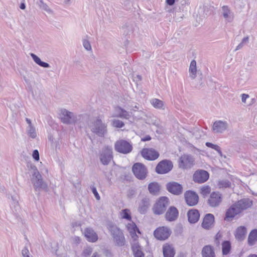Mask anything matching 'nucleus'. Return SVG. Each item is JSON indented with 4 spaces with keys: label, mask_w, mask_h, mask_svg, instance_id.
Returning a JSON list of instances; mask_svg holds the SVG:
<instances>
[{
    "label": "nucleus",
    "mask_w": 257,
    "mask_h": 257,
    "mask_svg": "<svg viewBox=\"0 0 257 257\" xmlns=\"http://www.w3.org/2000/svg\"><path fill=\"white\" fill-rule=\"evenodd\" d=\"M88 119L86 128L89 129L91 133L97 137L104 138L108 133L107 124L105 122L102 115L94 117Z\"/></svg>",
    "instance_id": "1"
},
{
    "label": "nucleus",
    "mask_w": 257,
    "mask_h": 257,
    "mask_svg": "<svg viewBox=\"0 0 257 257\" xmlns=\"http://www.w3.org/2000/svg\"><path fill=\"white\" fill-rule=\"evenodd\" d=\"M32 170V176L31 178V182L36 191L41 190H47L48 185L43 180V178L37 167L35 166L31 167Z\"/></svg>",
    "instance_id": "2"
},
{
    "label": "nucleus",
    "mask_w": 257,
    "mask_h": 257,
    "mask_svg": "<svg viewBox=\"0 0 257 257\" xmlns=\"http://www.w3.org/2000/svg\"><path fill=\"white\" fill-rule=\"evenodd\" d=\"M60 116L62 122L65 124L75 123L78 120L88 118V116L86 115H76L65 109L61 110Z\"/></svg>",
    "instance_id": "3"
},
{
    "label": "nucleus",
    "mask_w": 257,
    "mask_h": 257,
    "mask_svg": "<svg viewBox=\"0 0 257 257\" xmlns=\"http://www.w3.org/2000/svg\"><path fill=\"white\" fill-rule=\"evenodd\" d=\"M99 160L103 165H108L113 159L112 149L109 146H105L99 152L98 155Z\"/></svg>",
    "instance_id": "4"
},
{
    "label": "nucleus",
    "mask_w": 257,
    "mask_h": 257,
    "mask_svg": "<svg viewBox=\"0 0 257 257\" xmlns=\"http://www.w3.org/2000/svg\"><path fill=\"white\" fill-rule=\"evenodd\" d=\"M169 204V199L167 197H161L154 205L153 211L154 214L160 215L166 210Z\"/></svg>",
    "instance_id": "5"
},
{
    "label": "nucleus",
    "mask_w": 257,
    "mask_h": 257,
    "mask_svg": "<svg viewBox=\"0 0 257 257\" xmlns=\"http://www.w3.org/2000/svg\"><path fill=\"white\" fill-rule=\"evenodd\" d=\"M132 171L135 176L140 180H143L145 179L147 176V168L142 163H135L133 166Z\"/></svg>",
    "instance_id": "6"
},
{
    "label": "nucleus",
    "mask_w": 257,
    "mask_h": 257,
    "mask_svg": "<svg viewBox=\"0 0 257 257\" xmlns=\"http://www.w3.org/2000/svg\"><path fill=\"white\" fill-rule=\"evenodd\" d=\"M114 148L117 152L123 154H127L130 153L133 149L132 145L123 140H120L116 142Z\"/></svg>",
    "instance_id": "7"
},
{
    "label": "nucleus",
    "mask_w": 257,
    "mask_h": 257,
    "mask_svg": "<svg viewBox=\"0 0 257 257\" xmlns=\"http://www.w3.org/2000/svg\"><path fill=\"white\" fill-rule=\"evenodd\" d=\"M171 161L164 160L160 162L156 167V172L159 174H164L170 172L173 168Z\"/></svg>",
    "instance_id": "8"
},
{
    "label": "nucleus",
    "mask_w": 257,
    "mask_h": 257,
    "mask_svg": "<svg viewBox=\"0 0 257 257\" xmlns=\"http://www.w3.org/2000/svg\"><path fill=\"white\" fill-rule=\"evenodd\" d=\"M194 162V159L191 155L184 154L179 158V166L183 169H189L193 166Z\"/></svg>",
    "instance_id": "9"
},
{
    "label": "nucleus",
    "mask_w": 257,
    "mask_h": 257,
    "mask_svg": "<svg viewBox=\"0 0 257 257\" xmlns=\"http://www.w3.org/2000/svg\"><path fill=\"white\" fill-rule=\"evenodd\" d=\"M171 233V231L169 228L163 226L157 228L155 230L154 234L158 240H164L169 237Z\"/></svg>",
    "instance_id": "10"
},
{
    "label": "nucleus",
    "mask_w": 257,
    "mask_h": 257,
    "mask_svg": "<svg viewBox=\"0 0 257 257\" xmlns=\"http://www.w3.org/2000/svg\"><path fill=\"white\" fill-rule=\"evenodd\" d=\"M184 197L187 204L190 206L196 205L199 200L198 195L191 190L187 191L184 193Z\"/></svg>",
    "instance_id": "11"
},
{
    "label": "nucleus",
    "mask_w": 257,
    "mask_h": 257,
    "mask_svg": "<svg viewBox=\"0 0 257 257\" xmlns=\"http://www.w3.org/2000/svg\"><path fill=\"white\" fill-rule=\"evenodd\" d=\"M228 123L226 121L216 120L212 125V131L215 134H222L228 128Z\"/></svg>",
    "instance_id": "12"
},
{
    "label": "nucleus",
    "mask_w": 257,
    "mask_h": 257,
    "mask_svg": "<svg viewBox=\"0 0 257 257\" xmlns=\"http://www.w3.org/2000/svg\"><path fill=\"white\" fill-rule=\"evenodd\" d=\"M222 195L218 192H213L211 193L208 199V203L212 207H216L220 205L222 202Z\"/></svg>",
    "instance_id": "13"
},
{
    "label": "nucleus",
    "mask_w": 257,
    "mask_h": 257,
    "mask_svg": "<svg viewBox=\"0 0 257 257\" xmlns=\"http://www.w3.org/2000/svg\"><path fill=\"white\" fill-rule=\"evenodd\" d=\"M209 173L206 171L199 170L196 171L193 175V181L198 183H203L209 178Z\"/></svg>",
    "instance_id": "14"
},
{
    "label": "nucleus",
    "mask_w": 257,
    "mask_h": 257,
    "mask_svg": "<svg viewBox=\"0 0 257 257\" xmlns=\"http://www.w3.org/2000/svg\"><path fill=\"white\" fill-rule=\"evenodd\" d=\"M142 156L148 160H155L158 158L159 153L155 149L144 148L141 151Z\"/></svg>",
    "instance_id": "15"
},
{
    "label": "nucleus",
    "mask_w": 257,
    "mask_h": 257,
    "mask_svg": "<svg viewBox=\"0 0 257 257\" xmlns=\"http://www.w3.org/2000/svg\"><path fill=\"white\" fill-rule=\"evenodd\" d=\"M241 211L239 207L235 203L231 205V206L227 210L225 214V219L227 220H232L235 216L239 214Z\"/></svg>",
    "instance_id": "16"
},
{
    "label": "nucleus",
    "mask_w": 257,
    "mask_h": 257,
    "mask_svg": "<svg viewBox=\"0 0 257 257\" xmlns=\"http://www.w3.org/2000/svg\"><path fill=\"white\" fill-rule=\"evenodd\" d=\"M167 190L173 194L179 195L182 193L183 187L177 182H172L168 183L167 185Z\"/></svg>",
    "instance_id": "17"
},
{
    "label": "nucleus",
    "mask_w": 257,
    "mask_h": 257,
    "mask_svg": "<svg viewBox=\"0 0 257 257\" xmlns=\"http://www.w3.org/2000/svg\"><path fill=\"white\" fill-rule=\"evenodd\" d=\"M221 15L225 21L228 23L232 22L234 18L233 12L228 6H223L221 8Z\"/></svg>",
    "instance_id": "18"
},
{
    "label": "nucleus",
    "mask_w": 257,
    "mask_h": 257,
    "mask_svg": "<svg viewBox=\"0 0 257 257\" xmlns=\"http://www.w3.org/2000/svg\"><path fill=\"white\" fill-rule=\"evenodd\" d=\"M214 222V215L210 213L207 214L203 218L202 226L205 229H209L212 226Z\"/></svg>",
    "instance_id": "19"
},
{
    "label": "nucleus",
    "mask_w": 257,
    "mask_h": 257,
    "mask_svg": "<svg viewBox=\"0 0 257 257\" xmlns=\"http://www.w3.org/2000/svg\"><path fill=\"white\" fill-rule=\"evenodd\" d=\"M178 214L179 212L177 209L174 206H171L167 211L165 217L167 220L173 221L177 218Z\"/></svg>",
    "instance_id": "20"
},
{
    "label": "nucleus",
    "mask_w": 257,
    "mask_h": 257,
    "mask_svg": "<svg viewBox=\"0 0 257 257\" xmlns=\"http://www.w3.org/2000/svg\"><path fill=\"white\" fill-rule=\"evenodd\" d=\"M84 234L87 240L89 242H95L98 239L97 234L91 228H86L84 230Z\"/></svg>",
    "instance_id": "21"
},
{
    "label": "nucleus",
    "mask_w": 257,
    "mask_h": 257,
    "mask_svg": "<svg viewBox=\"0 0 257 257\" xmlns=\"http://www.w3.org/2000/svg\"><path fill=\"white\" fill-rule=\"evenodd\" d=\"M241 212L250 208L252 205V201L248 198H243L235 202Z\"/></svg>",
    "instance_id": "22"
},
{
    "label": "nucleus",
    "mask_w": 257,
    "mask_h": 257,
    "mask_svg": "<svg viewBox=\"0 0 257 257\" xmlns=\"http://www.w3.org/2000/svg\"><path fill=\"white\" fill-rule=\"evenodd\" d=\"M187 216L190 223H195L198 221L200 217V213L198 210L192 209L188 211Z\"/></svg>",
    "instance_id": "23"
},
{
    "label": "nucleus",
    "mask_w": 257,
    "mask_h": 257,
    "mask_svg": "<svg viewBox=\"0 0 257 257\" xmlns=\"http://www.w3.org/2000/svg\"><path fill=\"white\" fill-rule=\"evenodd\" d=\"M132 249L133 252L134 257H145V254L142 251V248L139 242L134 241L132 244Z\"/></svg>",
    "instance_id": "24"
},
{
    "label": "nucleus",
    "mask_w": 257,
    "mask_h": 257,
    "mask_svg": "<svg viewBox=\"0 0 257 257\" xmlns=\"http://www.w3.org/2000/svg\"><path fill=\"white\" fill-rule=\"evenodd\" d=\"M117 114L113 116L120 117L128 119L131 117V113L119 106H117L115 108Z\"/></svg>",
    "instance_id": "25"
},
{
    "label": "nucleus",
    "mask_w": 257,
    "mask_h": 257,
    "mask_svg": "<svg viewBox=\"0 0 257 257\" xmlns=\"http://www.w3.org/2000/svg\"><path fill=\"white\" fill-rule=\"evenodd\" d=\"M202 257H216L214 248L210 245L204 246L201 252Z\"/></svg>",
    "instance_id": "26"
},
{
    "label": "nucleus",
    "mask_w": 257,
    "mask_h": 257,
    "mask_svg": "<svg viewBox=\"0 0 257 257\" xmlns=\"http://www.w3.org/2000/svg\"><path fill=\"white\" fill-rule=\"evenodd\" d=\"M26 121L29 124L26 129L27 135L29 137L32 139H35L37 137V133L35 127L32 124L31 120L29 118H26Z\"/></svg>",
    "instance_id": "27"
},
{
    "label": "nucleus",
    "mask_w": 257,
    "mask_h": 257,
    "mask_svg": "<svg viewBox=\"0 0 257 257\" xmlns=\"http://www.w3.org/2000/svg\"><path fill=\"white\" fill-rule=\"evenodd\" d=\"M150 206V199L148 198H143L140 202L139 207V211L144 214L147 211Z\"/></svg>",
    "instance_id": "28"
},
{
    "label": "nucleus",
    "mask_w": 257,
    "mask_h": 257,
    "mask_svg": "<svg viewBox=\"0 0 257 257\" xmlns=\"http://www.w3.org/2000/svg\"><path fill=\"white\" fill-rule=\"evenodd\" d=\"M163 251L164 257H174L175 254L174 247L172 245L167 244L163 246Z\"/></svg>",
    "instance_id": "29"
},
{
    "label": "nucleus",
    "mask_w": 257,
    "mask_h": 257,
    "mask_svg": "<svg viewBox=\"0 0 257 257\" xmlns=\"http://www.w3.org/2000/svg\"><path fill=\"white\" fill-rule=\"evenodd\" d=\"M126 228L127 230L129 231L131 235L133 238L137 236L136 234L137 231L139 233H140L136 224L133 222L127 223V224L126 225Z\"/></svg>",
    "instance_id": "30"
},
{
    "label": "nucleus",
    "mask_w": 257,
    "mask_h": 257,
    "mask_svg": "<svg viewBox=\"0 0 257 257\" xmlns=\"http://www.w3.org/2000/svg\"><path fill=\"white\" fill-rule=\"evenodd\" d=\"M246 233V229L244 226H240L236 229L235 237L239 240H243Z\"/></svg>",
    "instance_id": "31"
},
{
    "label": "nucleus",
    "mask_w": 257,
    "mask_h": 257,
    "mask_svg": "<svg viewBox=\"0 0 257 257\" xmlns=\"http://www.w3.org/2000/svg\"><path fill=\"white\" fill-rule=\"evenodd\" d=\"M107 228L113 237L122 232L116 225L111 223L108 224Z\"/></svg>",
    "instance_id": "32"
},
{
    "label": "nucleus",
    "mask_w": 257,
    "mask_h": 257,
    "mask_svg": "<svg viewBox=\"0 0 257 257\" xmlns=\"http://www.w3.org/2000/svg\"><path fill=\"white\" fill-rule=\"evenodd\" d=\"M189 71L190 73V77L192 79H194L196 77L197 73L196 62L195 60L191 61Z\"/></svg>",
    "instance_id": "33"
},
{
    "label": "nucleus",
    "mask_w": 257,
    "mask_h": 257,
    "mask_svg": "<svg viewBox=\"0 0 257 257\" xmlns=\"http://www.w3.org/2000/svg\"><path fill=\"white\" fill-rule=\"evenodd\" d=\"M257 241V229H254L251 231L248 237V243L249 245H253Z\"/></svg>",
    "instance_id": "34"
},
{
    "label": "nucleus",
    "mask_w": 257,
    "mask_h": 257,
    "mask_svg": "<svg viewBox=\"0 0 257 257\" xmlns=\"http://www.w3.org/2000/svg\"><path fill=\"white\" fill-rule=\"evenodd\" d=\"M151 104L157 109H165L164 102L157 98H153L150 100Z\"/></svg>",
    "instance_id": "35"
},
{
    "label": "nucleus",
    "mask_w": 257,
    "mask_h": 257,
    "mask_svg": "<svg viewBox=\"0 0 257 257\" xmlns=\"http://www.w3.org/2000/svg\"><path fill=\"white\" fill-rule=\"evenodd\" d=\"M30 55L34 61L38 65L44 68L50 67V65L48 63L42 61L40 58L36 55L33 53H31Z\"/></svg>",
    "instance_id": "36"
},
{
    "label": "nucleus",
    "mask_w": 257,
    "mask_h": 257,
    "mask_svg": "<svg viewBox=\"0 0 257 257\" xmlns=\"http://www.w3.org/2000/svg\"><path fill=\"white\" fill-rule=\"evenodd\" d=\"M148 190L151 194L156 195L159 192L160 186L158 183L152 182L149 184Z\"/></svg>",
    "instance_id": "37"
},
{
    "label": "nucleus",
    "mask_w": 257,
    "mask_h": 257,
    "mask_svg": "<svg viewBox=\"0 0 257 257\" xmlns=\"http://www.w3.org/2000/svg\"><path fill=\"white\" fill-rule=\"evenodd\" d=\"M113 238L117 245L122 246L124 245L125 238L123 232L115 236Z\"/></svg>",
    "instance_id": "38"
},
{
    "label": "nucleus",
    "mask_w": 257,
    "mask_h": 257,
    "mask_svg": "<svg viewBox=\"0 0 257 257\" xmlns=\"http://www.w3.org/2000/svg\"><path fill=\"white\" fill-rule=\"evenodd\" d=\"M231 249V244L229 241H224L222 243V251L223 255L228 254Z\"/></svg>",
    "instance_id": "39"
},
{
    "label": "nucleus",
    "mask_w": 257,
    "mask_h": 257,
    "mask_svg": "<svg viewBox=\"0 0 257 257\" xmlns=\"http://www.w3.org/2000/svg\"><path fill=\"white\" fill-rule=\"evenodd\" d=\"M217 185L219 188H229L231 186V183L227 180H222L218 181Z\"/></svg>",
    "instance_id": "40"
},
{
    "label": "nucleus",
    "mask_w": 257,
    "mask_h": 257,
    "mask_svg": "<svg viewBox=\"0 0 257 257\" xmlns=\"http://www.w3.org/2000/svg\"><path fill=\"white\" fill-rule=\"evenodd\" d=\"M205 145L207 147L212 148V149H214V150L216 151L221 157L222 156V153L219 146L210 142L206 143Z\"/></svg>",
    "instance_id": "41"
},
{
    "label": "nucleus",
    "mask_w": 257,
    "mask_h": 257,
    "mask_svg": "<svg viewBox=\"0 0 257 257\" xmlns=\"http://www.w3.org/2000/svg\"><path fill=\"white\" fill-rule=\"evenodd\" d=\"M39 6L40 8L46 11L49 14H53V11L46 4H45L42 0H40L39 3Z\"/></svg>",
    "instance_id": "42"
},
{
    "label": "nucleus",
    "mask_w": 257,
    "mask_h": 257,
    "mask_svg": "<svg viewBox=\"0 0 257 257\" xmlns=\"http://www.w3.org/2000/svg\"><path fill=\"white\" fill-rule=\"evenodd\" d=\"M120 214L122 218L126 219L128 220H131L132 217L129 209H125L122 210L120 212Z\"/></svg>",
    "instance_id": "43"
},
{
    "label": "nucleus",
    "mask_w": 257,
    "mask_h": 257,
    "mask_svg": "<svg viewBox=\"0 0 257 257\" xmlns=\"http://www.w3.org/2000/svg\"><path fill=\"white\" fill-rule=\"evenodd\" d=\"M211 188L209 186H204L201 188L200 193L203 196H206L210 193Z\"/></svg>",
    "instance_id": "44"
},
{
    "label": "nucleus",
    "mask_w": 257,
    "mask_h": 257,
    "mask_svg": "<svg viewBox=\"0 0 257 257\" xmlns=\"http://www.w3.org/2000/svg\"><path fill=\"white\" fill-rule=\"evenodd\" d=\"M222 235L220 232H218L215 235L214 238V244L217 247H219L220 244V241L222 240Z\"/></svg>",
    "instance_id": "45"
},
{
    "label": "nucleus",
    "mask_w": 257,
    "mask_h": 257,
    "mask_svg": "<svg viewBox=\"0 0 257 257\" xmlns=\"http://www.w3.org/2000/svg\"><path fill=\"white\" fill-rule=\"evenodd\" d=\"M113 126L117 128H121L124 125V123L119 119H113L112 121Z\"/></svg>",
    "instance_id": "46"
},
{
    "label": "nucleus",
    "mask_w": 257,
    "mask_h": 257,
    "mask_svg": "<svg viewBox=\"0 0 257 257\" xmlns=\"http://www.w3.org/2000/svg\"><path fill=\"white\" fill-rule=\"evenodd\" d=\"M92 252V248L90 247H87L83 249L82 255L83 256L86 257L89 256Z\"/></svg>",
    "instance_id": "47"
},
{
    "label": "nucleus",
    "mask_w": 257,
    "mask_h": 257,
    "mask_svg": "<svg viewBox=\"0 0 257 257\" xmlns=\"http://www.w3.org/2000/svg\"><path fill=\"white\" fill-rule=\"evenodd\" d=\"M83 45L85 49L87 51H91L92 50L91 46L88 40L84 39L83 41Z\"/></svg>",
    "instance_id": "48"
},
{
    "label": "nucleus",
    "mask_w": 257,
    "mask_h": 257,
    "mask_svg": "<svg viewBox=\"0 0 257 257\" xmlns=\"http://www.w3.org/2000/svg\"><path fill=\"white\" fill-rule=\"evenodd\" d=\"M90 188L96 199L98 200H100V196L97 191L96 188L94 186H91Z\"/></svg>",
    "instance_id": "49"
},
{
    "label": "nucleus",
    "mask_w": 257,
    "mask_h": 257,
    "mask_svg": "<svg viewBox=\"0 0 257 257\" xmlns=\"http://www.w3.org/2000/svg\"><path fill=\"white\" fill-rule=\"evenodd\" d=\"M22 254L23 257L30 255L29 250L27 246H25L22 250Z\"/></svg>",
    "instance_id": "50"
},
{
    "label": "nucleus",
    "mask_w": 257,
    "mask_h": 257,
    "mask_svg": "<svg viewBox=\"0 0 257 257\" xmlns=\"http://www.w3.org/2000/svg\"><path fill=\"white\" fill-rule=\"evenodd\" d=\"M33 158L36 160V161H38L39 160V152L37 150H35L34 151H33Z\"/></svg>",
    "instance_id": "51"
},
{
    "label": "nucleus",
    "mask_w": 257,
    "mask_h": 257,
    "mask_svg": "<svg viewBox=\"0 0 257 257\" xmlns=\"http://www.w3.org/2000/svg\"><path fill=\"white\" fill-rule=\"evenodd\" d=\"M103 254L106 257H112V253L108 249H105L103 251Z\"/></svg>",
    "instance_id": "52"
},
{
    "label": "nucleus",
    "mask_w": 257,
    "mask_h": 257,
    "mask_svg": "<svg viewBox=\"0 0 257 257\" xmlns=\"http://www.w3.org/2000/svg\"><path fill=\"white\" fill-rule=\"evenodd\" d=\"M179 0H166V3L169 6H173L175 2H178Z\"/></svg>",
    "instance_id": "53"
},
{
    "label": "nucleus",
    "mask_w": 257,
    "mask_h": 257,
    "mask_svg": "<svg viewBox=\"0 0 257 257\" xmlns=\"http://www.w3.org/2000/svg\"><path fill=\"white\" fill-rule=\"evenodd\" d=\"M249 97V95L246 94H242L241 95V100L243 103H245L246 99Z\"/></svg>",
    "instance_id": "54"
},
{
    "label": "nucleus",
    "mask_w": 257,
    "mask_h": 257,
    "mask_svg": "<svg viewBox=\"0 0 257 257\" xmlns=\"http://www.w3.org/2000/svg\"><path fill=\"white\" fill-rule=\"evenodd\" d=\"M73 242L75 244H78V243H79L80 242L81 239H80V238L79 237H78V236H75V237H73Z\"/></svg>",
    "instance_id": "55"
},
{
    "label": "nucleus",
    "mask_w": 257,
    "mask_h": 257,
    "mask_svg": "<svg viewBox=\"0 0 257 257\" xmlns=\"http://www.w3.org/2000/svg\"><path fill=\"white\" fill-rule=\"evenodd\" d=\"M151 137L150 136L148 135L144 138H142L141 139V141H143V142H146V141H150V140H151Z\"/></svg>",
    "instance_id": "56"
},
{
    "label": "nucleus",
    "mask_w": 257,
    "mask_h": 257,
    "mask_svg": "<svg viewBox=\"0 0 257 257\" xmlns=\"http://www.w3.org/2000/svg\"><path fill=\"white\" fill-rule=\"evenodd\" d=\"M248 41H249V37L248 36H246L242 39L241 42L242 43H243L244 44H245L248 43Z\"/></svg>",
    "instance_id": "57"
},
{
    "label": "nucleus",
    "mask_w": 257,
    "mask_h": 257,
    "mask_svg": "<svg viewBox=\"0 0 257 257\" xmlns=\"http://www.w3.org/2000/svg\"><path fill=\"white\" fill-rule=\"evenodd\" d=\"M244 44L242 43L241 42L240 43H239L238 46H237V47H236L235 49V51H237V50H238L240 49H241L243 46H244Z\"/></svg>",
    "instance_id": "58"
},
{
    "label": "nucleus",
    "mask_w": 257,
    "mask_h": 257,
    "mask_svg": "<svg viewBox=\"0 0 257 257\" xmlns=\"http://www.w3.org/2000/svg\"><path fill=\"white\" fill-rule=\"evenodd\" d=\"M176 8H173L168 11V12L170 13H173L176 14Z\"/></svg>",
    "instance_id": "59"
},
{
    "label": "nucleus",
    "mask_w": 257,
    "mask_h": 257,
    "mask_svg": "<svg viewBox=\"0 0 257 257\" xmlns=\"http://www.w3.org/2000/svg\"><path fill=\"white\" fill-rule=\"evenodd\" d=\"M182 3V5H188L189 4V2L188 0H184V1H182L181 2Z\"/></svg>",
    "instance_id": "60"
},
{
    "label": "nucleus",
    "mask_w": 257,
    "mask_h": 257,
    "mask_svg": "<svg viewBox=\"0 0 257 257\" xmlns=\"http://www.w3.org/2000/svg\"><path fill=\"white\" fill-rule=\"evenodd\" d=\"M91 257H100V255L97 252H95L93 253Z\"/></svg>",
    "instance_id": "61"
},
{
    "label": "nucleus",
    "mask_w": 257,
    "mask_h": 257,
    "mask_svg": "<svg viewBox=\"0 0 257 257\" xmlns=\"http://www.w3.org/2000/svg\"><path fill=\"white\" fill-rule=\"evenodd\" d=\"M20 8L22 10H24L26 8L25 5L24 3H22L20 5Z\"/></svg>",
    "instance_id": "62"
},
{
    "label": "nucleus",
    "mask_w": 257,
    "mask_h": 257,
    "mask_svg": "<svg viewBox=\"0 0 257 257\" xmlns=\"http://www.w3.org/2000/svg\"><path fill=\"white\" fill-rule=\"evenodd\" d=\"M247 257H257V255L255 254H251L249 255Z\"/></svg>",
    "instance_id": "63"
},
{
    "label": "nucleus",
    "mask_w": 257,
    "mask_h": 257,
    "mask_svg": "<svg viewBox=\"0 0 257 257\" xmlns=\"http://www.w3.org/2000/svg\"><path fill=\"white\" fill-rule=\"evenodd\" d=\"M137 78L139 80H142V77L141 75H137Z\"/></svg>",
    "instance_id": "64"
}]
</instances>
